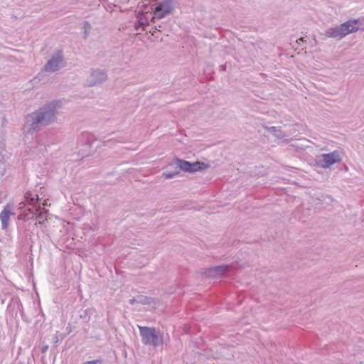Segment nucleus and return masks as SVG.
Segmentation results:
<instances>
[{
	"label": "nucleus",
	"instance_id": "obj_5",
	"mask_svg": "<svg viewBox=\"0 0 364 364\" xmlns=\"http://www.w3.org/2000/svg\"><path fill=\"white\" fill-rule=\"evenodd\" d=\"M342 160L341 152L339 150H334L332 152L322 154L318 156L317 164L323 168H328Z\"/></svg>",
	"mask_w": 364,
	"mask_h": 364
},
{
	"label": "nucleus",
	"instance_id": "obj_7",
	"mask_svg": "<svg viewBox=\"0 0 364 364\" xmlns=\"http://www.w3.org/2000/svg\"><path fill=\"white\" fill-rule=\"evenodd\" d=\"M176 166L180 168V170L188 173L201 171L208 168V165L204 162H191L180 159H176Z\"/></svg>",
	"mask_w": 364,
	"mask_h": 364
},
{
	"label": "nucleus",
	"instance_id": "obj_4",
	"mask_svg": "<svg viewBox=\"0 0 364 364\" xmlns=\"http://www.w3.org/2000/svg\"><path fill=\"white\" fill-rule=\"evenodd\" d=\"M359 19H349L339 26L326 30V36L328 38L341 40L347 35L355 33L360 28Z\"/></svg>",
	"mask_w": 364,
	"mask_h": 364
},
{
	"label": "nucleus",
	"instance_id": "obj_17",
	"mask_svg": "<svg viewBox=\"0 0 364 364\" xmlns=\"http://www.w3.org/2000/svg\"><path fill=\"white\" fill-rule=\"evenodd\" d=\"M82 138L86 139L87 145H89V146L92 145V141L91 140L92 136L90 134L87 133V134H82Z\"/></svg>",
	"mask_w": 364,
	"mask_h": 364
},
{
	"label": "nucleus",
	"instance_id": "obj_14",
	"mask_svg": "<svg viewBox=\"0 0 364 364\" xmlns=\"http://www.w3.org/2000/svg\"><path fill=\"white\" fill-rule=\"evenodd\" d=\"M267 131L272 134L278 139H282L283 137V134L279 127H269L267 128Z\"/></svg>",
	"mask_w": 364,
	"mask_h": 364
},
{
	"label": "nucleus",
	"instance_id": "obj_2",
	"mask_svg": "<svg viewBox=\"0 0 364 364\" xmlns=\"http://www.w3.org/2000/svg\"><path fill=\"white\" fill-rule=\"evenodd\" d=\"M46 205H47V203L45 200L41 201L37 193L28 191L24 194V201L19 203V209L26 208L29 213L20 215L18 219L27 220L34 216L43 218L48 213V210L45 208Z\"/></svg>",
	"mask_w": 364,
	"mask_h": 364
},
{
	"label": "nucleus",
	"instance_id": "obj_15",
	"mask_svg": "<svg viewBox=\"0 0 364 364\" xmlns=\"http://www.w3.org/2000/svg\"><path fill=\"white\" fill-rule=\"evenodd\" d=\"M82 28L84 30V38H86L89 34L90 31L91 30V25L88 21H84Z\"/></svg>",
	"mask_w": 364,
	"mask_h": 364
},
{
	"label": "nucleus",
	"instance_id": "obj_6",
	"mask_svg": "<svg viewBox=\"0 0 364 364\" xmlns=\"http://www.w3.org/2000/svg\"><path fill=\"white\" fill-rule=\"evenodd\" d=\"M64 56L61 50L55 52L43 66V70L54 73L63 68Z\"/></svg>",
	"mask_w": 364,
	"mask_h": 364
},
{
	"label": "nucleus",
	"instance_id": "obj_12",
	"mask_svg": "<svg viewBox=\"0 0 364 364\" xmlns=\"http://www.w3.org/2000/svg\"><path fill=\"white\" fill-rule=\"evenodd\" d=\"M137 301L138 304H149V305H156L159 302L158 299H156L155 298L146 296L144 295H139L137 296Z\"/></svg>",
	"mask_w": 364,
	"mask_h": 364
},
{
	"label": "nucleus",
	"instance_id": "obj_11",
	"mask_svg": "<svg viewBox=\"0 0 364 364\" xmlns=\"http://www.w3.org/2000/svg\"><path fill=\"white\" fill-rule=\"evenodd\" d=\"M149 25L148 18L143 14H139L136 17V21L134 23V28L136 31L141 29L144 31L146 27Z\"/></svg>",
	"mask_w": 364,
	"mask_h": 364
},
{
	"label": "nucleus",
	"instance_id": "obj_20",
	"mask_svg": "<svg viewBox=\"0 0 364 364\" xmlns=\"http://www.w3.org/2000/svg\"><path fill=\"white\" fill-rule=\"evenodd\" d=\"M129 303L131 305H134L136 303L138 304L137 297L132 298L131 299H129Z\"/></svg>",
	"mask_w": 364,
	"mask_h": 364
},
{
	"label": "nucleus",
	"instance_id": "obj_18",
	"mask_svg": "<svg viewBox=\"0 0 364 364\" xmlns=\"http://www.w3.org/2000/svg\"><path fill=\"white\" fill-rule=\"evenodd\" d=\"M103 360L102 359H95L90 361H86L83 364H102Z\"/></svg>",
	"mask_w": 364,
	"mask_h": 364
},
{
	"label": "nucleus",
	"instance_id": "obj_13",
	"mask_svg": "<svg viewBox=\"0 0 364 364\" xmlns=\"http://www.w3.org/2000/svg\"><path fill=\"white\" fill-rule=\"evenodd\" d=\"M228 270V267L226 265H218V266H215L212 268H210L208 269V272L210 273H215V274H218V275H222L224 273H225Z\"/></svg>",
	"mask_w": 364,
	"mask_h": 364
},
{
	"label": "nucleus",
	"instance_id": "obj_10",
	"mask_svg": "<svg viewBox=\"0 0 364 364\" xmlns=\"http://www.w3.org/2000/svg\"><path fill=\"white\" fill-rule=\"evenodd\" d=\"M12 206L10 203L4 205L3 210L0 213V220L1 223V229L6 230L9 225L10 217L14 213L11 211Z\"/></svg>",
	"mask_w": 364,
	"mask_h": 364
},
{
	"label": "nucleus",
	"instance_id": "obj_8",
	"mask_svg": "<svg viewBox=\"0 0 364 364\" xmlns=\"http://www.w3.org/2000/svg\"><path fill=\"white\" fill-rule=\"evenodd\" d=\"M173 9L172 0H161L159 2L154 11V18L162 19L171 14Z\"/></svg>",
	"mask_w": 364,
	"mask_h": 364
},
{
	"label": "nucleus",
	"instance_id": "obj_19",
	"mask_svg": "<svg viewBox=\"0 0 364 364\" xmlns=\"http://www.w3.org/2000/svg\"><path fill=\"white\" fill-rule=\"evenodd\" d=\"M4 150V149L3 146L0 144V163L2 162L4 160V156H3Z\"/></svg>",
	"mask_w": 364,
	"mask_h": 364
},
{
	"label": "nucleus",
	"instance_id": "obj_3",
	"mask_svg": "<svg viewBox=\"0 0 364 364\" xmlns=\"http://www.w3.org/2000/svg\"><path fill=\"white\" fill-rule=\"evenodd\" d=\"M141 343L146 346L156 348L165 343L164 333L155 327L138 326Z\"/></svg>",
	"mask_w": 364,
	"mask_h": 364
},
{
	"label": "nucleus",
	"instance_id": "obj_1",
	"mask_svg": "<svg viewBox=\"0 0 364 364\" xmlns=\"http://www.w3.org/2000/svg\"><path fill=\"white\" fill-rule=\"evenodd\" d=\"M60 101H51L36 111L28 114L25 117L23 133L25 136L31 135L40 131L43 127L54 122L56 119L57 109Z\"/></svg>",
	"mask_w": 364,
	"mask_h": 364
},
{
	"label": "nucleus",
	"instance_id": "obj_9",
	"mask_svg": "<svg viewBox=\"0 0 364 364\" xmlns=\"http://www.w3.org/2000/svg\"><path fill=\"white\" fill-rule=\"evenodd\" d=\"M107 78V73L104 70H92L87 80V84L92 87L100 84Z\"/></svg>",
	"mask_w": 364,
	"mask_h": 364
},
{
	"label": "nucleus",
	"instance_id": "obj_21",
	"mask_svg": "<svg viewBox=\"0 0 364 364\" xmlns=\"http://www.w3.org/2000/svg\"><path fill=\"white\" fill-rule=\"evenodd\" d=\"M48 349V345H46V346H43L42 348H41V352L43 353H45Z\"/></svg>",
	"mask_w": 364,
	"mask_h": 364
},
{
	"label": "nucleus",
	"instance_id": "obj_22",
	"mask_svg": "<svg viewBox=\"0 0 364 364\" xmlns=\"http://www.w3.org/2000/svg\"><path fill=\"white\" fill-rule=\"evenodd\" d=\"M58 343V336H55L54 338V343L57 344Z\"/></svg>",
	"mask_w": 364,
	"mask_h": 364
},
{
	"label": "nucleus",
	"instance_id": "obj_16",
	"mask_svg": "<svg viewBox=\"0 0 364 364\" xmlns=\"http://www.w3.org/2000/svg\"><path fill=\"white\" fill-rule=\"evenodd\" d=\"M178 171H165L163 173L164 176L167 179L173 178L175 176H176L178 174Z\"/></svg>",
	"mask_w": 364,
	"mask_h": 364
}]
</instances>
